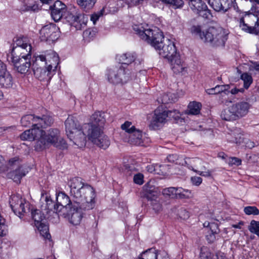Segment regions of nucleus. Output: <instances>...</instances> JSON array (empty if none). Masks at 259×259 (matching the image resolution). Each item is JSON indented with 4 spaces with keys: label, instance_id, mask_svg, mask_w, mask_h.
Masks as SVG:
<instances>
[{
    "label": "nucleus",
    "instance_id": "9",
    "mask_svg": "<svg viewBox=\"0 0 259 259\" xmlns=\"http://www.w3.org/2000/svg\"><path fill=\"white\" fill-rule=\"evenodd\" d=\"M53 123V119L50 115H43L40 116H34L33 114H28L21 118V123L23 126L27 127L32 126L51 125Z\"/></svg>",
    "mask_w": 259,
    "mask_h": 259
},
{
    "label": "nucleus",
    "instance_id": "39",
    "mask_svg": "<svg viewBox=\"0 0 259 259\" xmlns=\"http://www.w3.org/2000/svg\"><path fill=\"white\" fill-rule=\"evenodd\" d=\"M179 188L169 187L163 190V195L168 196L171 198H177V193L179 192Z\"/></svg>",
    "mask_w": 259,
    "mask_h": 259
},
{
    "label": "nucleus",
    "instance_id": "10",
    "mask_svg": "<svg viewBox=\"0 0 259 259\" xmlns=\"http://www.w3.org/2000/svg\"><path fill=\"white\" fill-rule=\"evenodd\" d=\"M9 202L13 212L20 219L30 212V204L26 202L18 196H12Z\"/></svg>",
    "mask_w": 259,
    "mask_h": 259
},
{
    "label": "nucleus",
    "instance_id": "33",
    "mask_svg": "<svg viewBox=\"0 0 259 259\" xmlns=\"http://www.w3.org/2000/svg\"><path fill=\"white\" fill-rule=\"evenodd\" d=\"M202 163V160L198 158H186L185 160V165L189 169L194 172L195 170H197V169H195L194 167L198 168Z\"/></svg>",
    "mask_w": 259,
    "mask_h": 259
},
{
    "label": "nucleus",
    "instance_id": "26",
    "mask_svg": "<svg viewBox=\"0 0 259 259\" xmlns=\"http://www.w3.org/2000/svg\"><path fill=\"white\" fill-rule=\"evenodd\" d=\"M51 125H45L42 126L40 125L32 126V128L30 130L31 134L33 137V141L38 140L37 142L36 148L38 147L40 148V145H42L41 138H44L45 131L42 130V128H46Z\"/></svg>",
    "mask_w": 259,
    "mask_h": 259
},
{
    "label": "nucleus",
    "instance_id": "45",
    "mask_svg": "<svg viewBox=\"0 0 259 259\" xmlns=\"http://www.w3.org/2000/svg\"><path fill=\"white\" fill-rule=\"evenodd\" d=\"M121 128L125 131L126 135H128L134 130H136L135 127L132 125V122L130 121H126L121 125Z\"/></svg>",
    "mask_w": 259,
    "mask_h": 259
},
{
    "label": "nucleus",
    "instance_id": "18",
    "mask_svg": "<svg viewBox=\"0 0 259 259\" xmlns=\"http://www.w3.org/2000/svg\"><path fill=\"white\" fill-rule=\"evenodd\" d=\"M60 132L57 128H51L47 133L45 132L44 138H41L42 145H40V149H43L49 145L53 146L59 139Z\"/></svg>",
    "mask_w": 259,
    "mask_h": 259
},
{
    "label": "nucleus",
    "instance_id": "58",
    "mask_svg": "<svg viewBox=\"0 0 259 259\" xmlns=\"http://www.w3.org/2000/svg\"><path fill=\"white\" fill-rule=\"evenodd\" d=\"M210 232L218 234L220 232V229H219V226L218 223L215 222L210 223L209 227Z\"/></svg>",
    "mask_w": 259,
    "mask_h": 259
},
{
    "label": "nucleus",
    "instance_id": "54",
    "mask_svg": "<svg viewBox=\"0 0 259 259\" xmlns=\"http://www.w3.org/2000/svg\"><path fill=\"white\" fill-rule=\"evenodd\" d=\"M32 134H31L30 130H28L24 131L20 135V138L22 140H29L33 141Z\"/></svg>",
    "mask_w": 259,
    "mask_h": 259
},
{
    "label": "nucleus",
    "instance_id": "51",
    "mask_svg": "<svg viewBox=\"0 0 259 259\" xmlns=\"http://www.w3.org/2000/svg\"><path fill=\"white\" fill-rule=\"evenodd\" d=\"M45 201L46 202L47 208L49 210H52L53 211V212H56V211H54V206L55 204H54L50 196L47 195L45 197Z\"/></svg>",
    "mask_w": 259,
    "mask_h": 259
},
{
    "label": "nucleus",
    "instance_id": "11",
    "mask_svg": "<svg viewBox=\"0 0 259 259\" xmlns=\"http://www.w3.org/2000/svg\"><path fill=\"white\" fill-rule=\"evenodd\" d=\"M187 2L189 8L194 13L207 20L212 18L211 11L202 0H188Z\"/></svg>",
    "mask_w": 259,
    "mask_h": 259
},
{
    "label": "nucleus",
    "instance_id": "23",
    "mask_svg": "<svg viewBox=\"0 0 259 259\" xmlns=\"http://www.w3.org/2000/svg\"><path fill=\"white\" fill-rule=\"evenodd\" d=\"M66 133L68 136H72L75 131H78L81 128L77 120L73 116L70 115L65 121Z\"/></svg>",
    "mask_w": 259,
    "mask_h": 259
},
{
    "label": "nucleus",
    "instance_id": "37",
    "mask_svg": "<svg viewBox=\"0 0 259 259\" xmlns=\"http://www.w3.org/2000/svg\"><path fill=\"white\" fill-rule=\"evenodd\" d=\"M252 14L245 15L244 17L241 18L245 23H247L248 25L250 26V27L254 28V25L257 19V16L256 14L254 13V9L252 10Z\"/></svg>",
    "mask_w": 259,
    "mask_h": 259
},
{
    "label": "nucleus",
    "instance_id": "14",
    "mask_svg": "<svg viewBox=\"0 0 259 259\" xmlns=\"http://www.w3.org/2000/svg\"><path fill=\"white\" fill-rule=\"evenodd\" d=\"M166 113V110L161 107H159L155 110L154 115L149 126L150 129L156 130L161 127L167 121Z\"/></svg>",
    "mask_w": 259,
    "mask_h": 259
},
{
    "label": "nucleus",
    "instance_id": "22",
    "mask_svg": "<svg viewBox=\"0 0 259 259\" xmlns=\"http://www.w3.org/2000/svg\"><path fill=\"white\" fill-rule=\"evenodd\" d=\"M50 8L53 19L57 22L62 18L63 13L65 12L66 7L61 1L57 0L50 7Z\"/></svg>",
    "mask_w": 259,
    "mask_h": 259
},
{
    "label": "nucleus",
    "instance_id": "7",
    "mask_svg": "<svg viewBox=\"0 0 259 259\" xmlns=\"http://www.w3.org/2000/svg\"><path fill=\"white\" fill-rule=\"evenodd\" d=\"M8 165L11 169L8 174L9 177L17 183H20L22 178L28 172V168L21 164V160L17 157L10 159Z\"/></svg>",
    "mask_w": 259,
    "mask_h": 259
},
{
    "label": "nucleus",
    "instance_id": "64",
    "mask_svg": "<svg viewBox=\"0 0 259 259\" xmlns=\"http://www.w3.org/2000/svg\"><path fill=\"white\" fill-rule=\"evenodd\" d=\"M179 156L177 154H170L167 157V160L170 162H176V164H178L177 161L178 160Z\"/></svg>",
    "mask_w": 259,
    "mask_h": 259
},
{
    "label": "nucleus",
    "instance_id": "55",
    "mask_svg": "<svg viewBox=\"0 0 259 259\" xmlns=\"http://www.w3.org/2000/svg\"><path fill=\"white\" fill-rule=\"evenodd\" d=\"M123 1L126 5L128 6L129 7H132L134 6H136L140 4H142L143 2V0H122Z\"/></svg>",
    "mask_w": 259,
    "mask_h": 259
},
{
    "label": "nucleus",
    "instance_id": "60",
    "mask_svg": "<svg viewBox=\"0 0 259 259\" xmlns=\"http://www.w3.org/2000/svg\"><path fill=\"white\" fill-rule=\"evenodd\" d=\"M249 70L251 72L256 71L259 73V63L257 62H251L249 67Z\"/></svg>",
    "mask_w": 259,
    "mask_h": 259
},
{
    "label": "nucleus",
    "instance_id": "35",
    "mask_svg": "<svg viewBox=\"0 0 259 259\" xmlns=\"http://www.w3.org/2000/svg\"><path fill=\"white\" fill-rule=\"evenodd\" d=\"M201 104L199 102H191L188 106L187 113L190 115H197L200 113Z\"/></svg>",
    "mask_w": 259,
    "mask_h": 259
},
{
    "label": "nucleus",
    "instance_id": "16",
    "mask_svg": "<svg viewBox=\"0 0 259 259\" xmlns=\"http://www.w3.org/2000/svg\"><path fill=\"white\" fill-rule=\"evenodd\" d=\"M36 58L41 60L42 62L46 63L47 66L53 72H55L57 67L59 63V58L58 54L52 50L48 51L45 55H40Z\"/></svg>",
    "mask_w": 259,
    "mask_h": 259
},
{
    "label": "nucleus",
    "instance_id": "44",
    "mask_svg": "<svg viewBox=\"0 0 259 259\" xmlns=\"http://www.w3.org/2000/svg\"><path fill=\"white\" fill-rule=\"evenodd\" d=\"M244 212L247 215H257L259 214V209L254 206H247L244 208Z\"/></svg>",
    "mask_w": 259,
    "mask_h": 259
},
{
    "label": "nucleus",
    "instance_id": "42",
    "mask_svg": "<svg viewBox=\"0 0 259 259\" xmlns=\"http://www.w3.org/2000/svg\"><path fill=\"white\" fill-rule=\"evenodd\" d=\"M192 33L199 36L200 39L204 40L205 31H202L201 26L199 25H193L190 29Z\"/></svg>",
    "mask_w": 259,
    "mask_h": 259
},
{
    "label": "nucleus",
    "instance_id": "6",
    "mask_svg": "<svg viewBox=\"0 0 259 259\" xmlns=\"http://www.w3.org/2000/svg\"><path fill=\"white\" fill-rule=\"evenodd\" d=\"M108 80L113 84L126 83L131 78L129 70L122 65H118L108 70Z\"/></svg>",
    "mask_w": 259,
    "mask_h": 259
},
{
    "label": "nucleus",
    "instance_id": "21",
    "mask_svg": "<svg viewBox=\"0 0 259 259\" xmlns=\"http://www.w3.org/2000/svg\"><path fill=\"white\" fill-rule=\"evenodd\" d=\"M168 62L170 64L171 69L174 73L184 74L186 72V66L182 60L180 54L176 55L175 57L169 59Z\"/></svg>",
    "mask_w": 259,
    "mask_h": 259
},
{
    "label": "nucleus",
    "instance_id": "38",
    "mask_svg": "<svg viewBox=\"0 0 259 259\" xmlns=\"http://www.w3.org/2000/svg\"><path fill=\"white\" fill-rule=\"evenodd\" d=\"M0 84L4 88H10L12 85V77L9 72L0 76Z\"/></svg>",
    "mask_w": 259,
    "mask_h": 259
},
{
    "label": "nucleus",
    "instance_id": "53",
    "mask_svg": "<svg viewBox=\"0 0 259 259\" xmlns=\"http://www.w3.org/2000/svg\"><path fill=\"white\" fill-rule=\"evenodd\" d=\"M105 9L103 8L99 12L95 13L92 14L91 16V20L93 21L94 24H95L96 22L99 19V18L103 15Z\"/></svg>",
    "mask_w": 259,
    "mask_h": 259
},
{
    "label": "nucleus",
    "instance_id": "63",
    "mask_svg": "<svg viewBox=\"0 0 259 259\" xmlns=\"http://www.w3.org/2000/svg\"><path fill=\"white\" fill-rule=\"evenodd\" d=\"M241 163V160L236 157H231L230 158V160L229 161V164L230 165H239Z\"/></svg>",
    "mask_w": 259,
    "mask_h": 259
},
{
    "label": "nucleus",
    "instance_id": "19",
    "mask_svg": "<svg viewBox=\"0 0 259 259\" xmlns=\"http://www.w3.org/2000/svg\"><path fill=\"white\" fill-rule=\"evenodd\" d=\"M31 46L25 44L24 47H13L11 54L7 55V58H26L31 57Z\"/></svg>",
    "mask_w": 259,
    "mask_h": 259
},
{
    "label": "nucleus",
    "instance_id": "47",
    "mask_svg": "<svg viewBox=\"0 0 259 259\" xmlns=\"http://www.w3.org/2000/svg\"><path fill=\"white\" fill-rule=\"evenodd\" d=\"M151 201V205L152 209L155 211V212L157 213L161 210L162 205L160 203L158 200L157 198L152 199L150 200Z\"/></svg>",
    "mask_w": 259,
    "mask_h": 259
},
{
    "label": "nucleus",
    "instance_id": "34",
    "mask_svg": "<svg viewBox=\"0 0 259 259\" xmlns=\"http://www.w3.org/2000/svg\"><path fill=\"white\" fill-rule=\"evenodd\" d=\"M97 0H77V4L85 12L91 10L95 6Z\"/></svg>",
    "mask_w": 259,
    "mask_h": 259
},
{
    "label": "nucleus",
    "instance_id": "29",
    "mask_svg": "<svg viewBox=\"0 0 259 259\" xmlns=\"http://www.w3.org/2000/svg\"><path fill=\"white\" fill-rule=\"evenodd\" d=\"M230 88L229 84L217 85L215 86V92L217 94H220L222 97V99H220V101L223 104H226L228 102H232L231 101H229L228 99L225 97L226 96L230 94Z\"/></svg>",
    "mask_w": 259,
    "mask_h": 259
},
{
    "label": "nucleus",
    "instance_id": "40",
    "mask_svg": "<svg viewBox=\"0 0 259 259\" xmlns=\"http://www.w3.org/2000/svg\"><path fill=\"white\" fill-rule=\"evenodd\" d=\"M199 258L200 259H212V254L207 247L203 246L200 248Z\"/></svg>",
    "mask_w": 259,
    "mask_h": 259
},
{
    "label": "nucleus",
    "instance_id": "50",
    "mask_svg": "<svg viewBox=\"0 0 259 259\" xmlns=\"http://www.w3.org/2000/svg\"><path fill=\"white\" fill-rule=\"evenodd\" d=\"M7 233V229L5 225V220L0 214V236H5Z\"/></svg>",
    "mask_w": 259,
    "mask_h": 259
},
{
    "label": "nucleus",
    "instance_id": "36",
    "mask_svg": "<svg viewBox=\"0 0 259 259\" xmlns=\"http://www.w3.org/2000/svg\"><path fill=\"white\" fill-rule=\"evenodd\" d=\"M35 226L39 231L40 234L44 239H47L49 240L51 239V236L49 232V227L47 225L44 223H41L37 225H35Z\"/></svg>",
    "mask_w": 259,
    "mask_h": 259
},
{
    "label": "nucleus",
    "instance_id": "56",
    "mask_svg": "<svg viewBox=\"0 0 259 259\" xmlns=\"http://www.w3.org/2000/svg\"><path fill=\"white\" fill-rule=\"evenodd\" d=\"M203 170H195V172L198 174L200 176L205 177H209L211 175V171L209 170H205L206 169L205 167L203 166L202 168Z\"/></svg>",
    "mask_w": 259,
    "mask_h": 259
},
{
    "label": "nucleus",
    "instance_id": "30",
    "mask_svg": "<svg viewBox=\"0 0 259 259\" xmlns=\"http://www.w3.org/2000/svg\"><path fill=\"white\" fill-rule=\"evenodd\" d=\"M136 58V55L134 53H127L121 55H117L116 59L119 62V65H129L134 62Z\"/></svg>",
    "mask_w": 259,
    "mask_h": 259
},
{
    "label": "nucleus",
    "instance_id": "27",
    "mask_svg": "<svg viewBox=\"0 0 259 259\" xmlns=\"http://www.w3.org/2000/svg\"><path fill=\"white\" fill-rule=\"evenodd\" d=\"M126 136L128 139L126 141L131 144L140 145L143 143L142 132L136 128Z\"/></svg>",
    "mask_w": 259,
    "mask_h": 259
},
{
    "label": "nucleus",
    "instance_id": "20",
    "mask_svg": "<svg viewBox=\"0 0 259 259\" xmlns=\"http://www.w3.org/2000/svg\"><path fill=\"white\" fill-rule=\"evenodd\" d=\"M85 125L84 124L82 128L78 131H75L72 136H68V138L79 147H83L86 144V134L88 135V130L84 129Z\"/></svg>",
    "mask_w": 259,
    "mask_h": 259
},
{
    "label": "nucleus",
    "instance_id": "46",
    "mask_svg": "<svg viewBox=\"0 0 259 259\" xmlns=\"http://www.w3.org/2000/svg\"><path fill=\"white\" fill-rule=\"evenodd\" d=\"M166 113L167 114V120L168 119H174L175 120H177L180 118V112L174 109L172 110H167Z\"/></svg>",
    "mask_w": 259,
    "mask_h": 259
},
{
    "label": "nucleus",
    "instance_id": "32",
    "mask_svg": "<svg viewBox=\"0 0 259 259\" xmlns=\"http://www.w3.org/2000/svg\"><path fill=\"white\" fill-rule=\"evenodd\" d=\"M30 211L31 218L34 221L35 225L43 223L42 221L45 219V217L39 209L34 208L32 206L30 207Z\"/></svg>",
    "mask_w": 259,
    "mask_h": 259
},
{
    "label": "nucleus",
    "instance_id": "13",
    "mask_svg": "<svg viewBox=\"0 0 259 259\" xmlns=\"http://www.w3.org/2000/svg\"><path fill=\"white\" fill-rule=\"evenodd\" d=\"M41 41L54 42L59 37V28L55 24H49L42 27L39 31Z\"/></svg>",
    "mask_w": 259,
    "mask_h": 259
},
{
    "label": "nucleus",
    "instance_id": "5",
    "mask_svg": "<svg viewBox=\"0 0 259 259\" xmlns=\"http://www.w3.org/2000/svg\"><path fill=\"white\" fill-rule=\"evenodd\" d=\"M84 129L88 130V137L94 144L103 149L107 148L110 144L109 138L103 134V129L85 124Z\"/></svg>",
    "mask_w": 259,
    "mask_h": 259
},
{
    "label": "nucleus",
    "instance_id": "28",
    "mask_svg": "<svg viewBox=\"0 0 259 259\" xmlns=\"http://www.w3.org/2000/svg\"><path fill=\"white\" fill-rule=\"evenodd\" d=\"M208 4L216 12L225 13L229 9V4L224 0H209Z\"/></svg>",
    "mask_w": 259,
    "mask_h": 259
},
{
    "label": "nucleus",
    "instance_id": "62",
    "mask_svg": "<svg viewBox=\"0 0 259 259\" xmlns=\"http://www.w3.org/2000/svg\"><path fill=\"white\" fill-rule=\"evenodd\" d=\"M170 4L173 5L175 8H180L183 7L184 3L183 0H174Z\"/></svg>",
    "mask_w": 259,
    "mask_h": 259
},
{
    "label": "nucleus",
    "instance_id": "57",
    "mask_svg": "<svg viewBox=\"0 0 259 259\" xmlns=\"http://www.w3.org/2000/svg\"><path fill=\"white\" fill-rule=\"evenodd\" d=\"M178 214L181 218L184 220L187 219L190 217V213L189 211L184 208H181L179 210Z\"/></svg>",
    "mask_w": 259,
    "mask_h": 259
},
{
    "label": "nucleus",
    "instance_id": "24",
    "mask_svg": "<svg viewBox=\"0 0 259 259\" xmlns=\"http://www.w3.org/2000/svg\"><path fill=\"white\" fill-rule=\"evenodd\" d=\"M90 121V123L85 124L91 125L102 129L106 122V113L100 111L95 112L91 116Z\"/></svg>",
    "mask_w": 259,
    "mask_h": 259
},
{
    "label": "nucleus",
    "instance_id": "52",
    "mask_svg": "<svg viewBox=\"0 0 259 259\" xmlns=\"http://www.w3.org/2000/svg\"><path fill=\"white\" fill-rule=\"evenodd\" d=\"M55 147L61 149H65L67 148V144L65 140L59 136V139L54 145Z\"/></svg>",
    "mask_w": 259,
    "mask_h": 259
},
{
    "label": "nucleus",
    "instance_id": "41",
    "mask_svg": "<svg viewBox=\"0 0 259 259\" xmlns=\"http://www.w3.org/2000/svg\"><path fill=\"white\" fill-rule=\"evenodd\" d=\"M240 78L243 81L244 88L247 89L253 81L251 75L248 73L245 72L242 74Z\"/></svg>",
    "mask_w": 259,
    "mask_h": 259
},
{
    "label": "nucleus",
    "instance_id": "4",
    "mask_svg": "<svg viewBox=\"0 0 259 259\" xmlns=\"http://www.w3.org/2000/svg\"><path fill=\"white\" fill-rule=\"evenodd\" d=\"M203 41L208 42L213 47L225 46L227 39V34L221 27H210L205 31Z\"/></svg>",
    "mask_w": 259,
    "mask_h": 259
},
{
    "label": "nucleus",
    "instance_id": "25",
    "mask_svg": "<svg viewBox=\"0 0 259 259\" xmlns=\"http://www.w3.org/2000/svg\"><path fill=\"white\" fill-rule=\"evenodd\" d=\"M81 17H83L82 15L78 14L76 13L73 14L70 12L67 11L66 9L65 12L63 13L61 19L64 18L71 25H74L77 28H80L81 25L80 24V19Z\"/></svg>",
    "mask_w": 259,
    "mask_h": 259
},
{
    "label": "nucleus",
    "instance_id": "1",
    "mask_svg": "<svg viewBox=\"0 0 259 259\" xmlns=\"http://www.w3.org/2000/svg\"><path fill=\"white\" fill-rule=\"evenodd\" d=\"M133 29L142 39L158 50L161 57L169 60L179 54L174 42L169 39H164L162 32L157 28L145 29L142 26L135 25Z\"/></svg>",
    "mask_w": 259,
    "mask_h": 259
},
{
    "label": "nucleus",
    "instance_id": "17",
    "mask_svg": "<svg viewBox=\"0 0 259 259\" xmlns=\"http://www.w3.org/2000/svg\"><path fill=\"white\" fill-rule=\"evenodd\" d=\"M57 203L54 206V211L56 213L60 212L63 209L67 210L74 205L73 199H71L64 192H59L56 197Z\"/></svg>",
    "mask_w": 259,
    "mask_h": 259
},
{
    "label": "nucleus",
    "instance_id": "2",
    "mask_svg": "<svg viewBox=\"0 0 259 259\" xmlns=\"http://www.w3.org/2000/svg\"><path fill=\"white\" fill-rule=\"evenodd\" d=\"M70 195L74 203L80 205V208L91 210L95 206V190L91 185L84 183L79 177L73 178L68 182Z\"/></svg>",
    "mask_w": 259,
    "mask_h": 259
},
{
    "label": "nucleus",
    "instance_id": "31",
    "mask_svg": "<svg viewBox=\"0 0 259 259\" xmlns=\"http://www.w3.org/2000/svg\"><path fill=\"white\" fill-rule=\"evenodd\" d=\"M143 197L147 198L148 200L157 198V191L156 188L152 185L145 186L144 188Z\"/></svg>",
    "mask_w": 259,
    "mask_h": 259
},
{
    "label": "nucleus",
    "instance_id": "48",
    "mask_svg": "<svg viewBox=\"0 0 259 259\" xmlns=\"http://www.w3.org/2000/svg\"><path fill=\"white\" fill-rule=\"evenodd\" d=\"M247 24L248 23H245L243 19L241 18L240 19L239 26L241 29L246 32L252 34L253 28L250 27V26L248 25Z\"/></svg>",
    "mask_w": 259,
    "mask_h": 259
},
{
    "label": "nucleus",
    "instance_id": "12",
    "mask_svg": "<svg viewBox=\"0 0 259 259\" xmlns=\"http://www.w3.org/2000/svg\"><path fill=\"white\" fill-rule=\"evenodd\" d=\"M81 205L74 203V205L66 210V218L70 223L73 225H79L85 214L83 211H86L84 209L80 208Z\"/></svg>",
    "mask_w": 259,
    "mask_h": 259
},
{
    "label": "nucleus",
    "instance_id": "59",
    "mask_svg": "<svg viewBox=\"0 0 259 259\" xmlns=\"http://www.w3.org/2000/svg\"><path fill=\"white\" fill-rule=\"evenodd\" d=\"M143 175L142 174L138 173L135 175L134 177V182L137 184L142 185L143 184Z\"/></svg>",
    "mask_w": 259,
    "mask_h": 259
},
{
    "label": "nucleus",
    "instance_id": "8",
    "mask_svg": "<svg viewBox=\"0 0 259 259\" xmlns=\"http://www.w3.org/2000/svg\"><path fill=\"white\" fill-rule=\"evenodd\" d=\"M45 64L46 63L42 62L41 60L37 58H35L32 63V69L34 76L41 81L50 80L54 73Z\"/></svg>",
    "mask_w": 259,
    "mask_h": 259
},
{
    "label": "nucleus",
    "instance_id": "49",
    "mask_svg": "<svg viewBox=\"0 0 259 259\" xmlns=\"http://www.w3.org/2000/svg\"><path fill=\"white\" fill-rule=\"evenodd\" d=\"M97 33V29L96 28H89L83 32L84 38H88L91 39L93 38Z\"/></svg>",
    "mask_w": 259,
    "mask_h": 259
},
{
    "label": "nucleus",
    "instance_id": "43",
    "mask_svg": "<svg viewBox=\"0 0 259 259\" xmlns=\"http://www.w3.org/2000/svg\"><path fill=\"white\" fill-rule=\"evenodd\" d=\"M248 230L250 232L255 234L259 237V222L252 220L248 227Z\"/></svg>",
    "mask_w": 259,
    "mask_h": 259
},
{
    "label": "nucleus",
    "instance_id": "15",
    "mask_svg": "<svg viewBox=\"0 0 259 259\" xmlns=\"http://www.w3.org/2000/svg\"><path fill=\"white\" fill-rule=\"evenodd\" d=\"M31 57L26 58H7V61L13 65L15 69L20 73H25L28 72L32 63L30 61Z\"/></svg>",
    "mask_w": 259,
    "mask_h": 259
},
{
    "label": "nucleus",
    "instance_id": "3",
    "mask_svg": "<svg viewBox=\"0 0 259 259\" xmlns=\"http://www.w3.org/2000/svg\"><path fill=\"white\" fill-rule=\"evenodd\" d=\"M251 105L246 101H239L224 109L221 113V118L226 121H234L245 117L249 112Z\"/></svg>",
    "mask_w": 259,
    "mask_h": 259
},
{
    "label": "nucleus",
    "instance_id": "61",
    "mask_svg": "<svg viewBox=\"0 0 259 259\" xmlns=\"http://www.w3.org/2000/svg\"><path fill=\"white\" fill-rule=\"evenodd\" d=\"M191 181L193 185L195 186H199L202 182V179L199 177H192L191 178Z\"/></svg>",
    "mask_w": 259,
    "mask_h": 259
}]
</instances>
